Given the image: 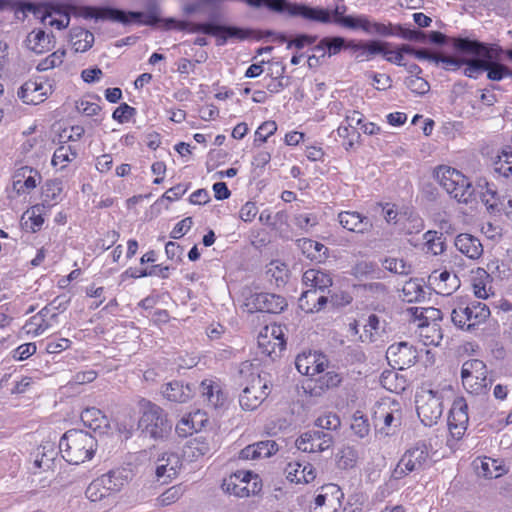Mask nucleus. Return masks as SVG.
I'll use <instances>...</instances> for the list:
<instances>
[{
	"instance_id": "69168bd1",
	"label": "nucleus",
	"mask_w": 512,
	"mask_h": 512,
	"mask_svg": "<svg viewBox=\"0 0 512 512\" xmlns=\"http://www.w3.org/2000/svg\"><path fill=\"white\" fill-rule=\"evenodd\" d=\"M65 54H66L65 50H57V51L53 52L46 59H44L42 61V63H40L38 69L46 70V69H51V68L60 66L63 63Z\"/></svg>"
},
{
	"instance_id": "2eb2a0df",
	"label": "nucleus",
	"mask_w": 512,
	"mask_h": 512,
	"mask_svg": "<svg viewBox=\"0 0 512 512\" xmlns=\"http://www.w3.org/2000/svg\"><path fill=\"white\" fill-rule=\"evenodd\" d=\"M246 306L250 311L277 314L287 307V301L280 295L262 292L251 295L247 299Z\"/></svg>"
},
{
	"instance_id": "603ef678",
	"label": "nucleus",
	"mask_w": 512,
	"mask_h": 512,
	"mask_svg": "<svg viewBox=\"0 0 512 512\" xmlns=\"http://www.w3.org/2000/svg\"><path fill=\"white\" fill-rule=\"evenodd\" d=\"M315 361V352H309L308 354L303 353L297 356L295 366L299 373L310 376V373L312 372L311 369L316 363Z\"/></svg>"
},
{
	"instance_id": "0eeeda50",
	"label": "nucleus",
	"mask_w": 512,
	"mask_h": 512,
	"mask_svg": "<svg viewBox=\"0 0 512 512\" xmlns=\"http://www.w3.org/2000/svg\"><path fill=\"white\" fill-rule=\"evenodd\" d=\"M429 447L425 443H417L407 449L392 471L393 479H402L412 472H420L431 466Z\"/></svg>"
},
{
	"instance_id": "e433bc0d",
	"label": "nucleus",
	"mask_w": 512,
	"mask_h": 512,
	"mask_svg": "<svg viewBox=\"0 0 512 512\" xmlns=\"http://www.w3.org/2000/svg\"><path fill=\"white\" fill-rule=\"evenodd\" d=\"M382 271L378 267V265L373 261L362 260L358 261L352 267V275L355 277H372L376 279H380L382 276Z\"/></svg>"
},
{
	"instance_id": "9b49d317",
	"label": "nucleus",
	"mask_w": 512,
	"mask_h": 512,
	"mask_svg": "<svg viewBox=\"0 0 512 512\" xmlns=\"http://www.w3.org/2000/svg\"><path fill=\"white\" fill-rule=\"evenodd\" d=\"M258 476L250 471H237L224 479L222 489L237 497H247L260 491Z\"/></svg>"
},
{
	"instance_id": "5fc2aeb1",
	"label": "nucleus",
	"mask_w": 512,
	"mask_h": 512,
	"mask_svg": "<svg viewBox=\"0 0 512 512\" xmlns=\"http://www.w3.org/2000/svg\"><path fill=\"white\" fill-rule=\"evenodd\" d=\"M467 313V308L463 302L459 303L456 307L453 308L451 312V319L456 327L467 330V326L469 325L467 321Z\"/></svg>"
},
{
	"instance_id": "4c0bfd02",
	"label": "nucleus",
	"mask_w": 512,
	"mask_h": 512,
	"mask_svg": "<svg viewBox=\"0 0 512 512\" xmlns=\"http://www.w3.org/2000/svg\"><path fill=\"white\" fill-rule=\"evenodd\" d=\"M63 191V183L60 179H51L46 181L45 185L42 188V196L43 201L47 203L48 206L51 204L49 202L55 201L58 202L61 199V194Z\"/></svg>"
},
{
	"instance_id": "f03ea898",
	"label": "nucleus",
	"mask_w": 512,
	"mask_h": 512,
	"mask_svg": "<svg viewBox=\"0 0 512 512\" xmlns=\"http://www.w3.org/2000/svg\"><path fill=\"white\" fill-rule=\"evenodd\" d=\"M239 377L240 385L244 386L239 396L240 406L243 410H255L270 393L267 380L248 362L241 364Z\"/></svg>"
},
{
	"instance_id": "c85d7f7f",
	"label": "nucleus",
	"mask_w": 512,
	"mask_h": 512,
	"mask_svg": "<svg viewBox=\"0 0 512 512\" xmlns=\"http://www.w3.org/2000/svg\"><path fill=\"white\" fill-rule=\"evenodd\" d=\"M210 450L211 447L207 439L203 436H196L186 442L183 448V456L189 461H194L208 454Z\"/></svg>"
},
{
	"instance_id": "e2e57ef3",
	"label": "nucleus",
	"mask_w": 512,
	"mask_h": 512,
	"mask_svg": "<svg viewBox=\"0 0 512 512\" xmlns=\"http://www.w3.org/2000/svg\"><path fill=\"white\" fill-rule=\"evenodd\" d=\"M135 114L136 109L134 107L129 106L127 103H122L114 110L112 118L119 123H125L128 122Z\"/></svg>"
},
{
	"instance_id": "09e8293b",
	"label": "nucleus",
	"mask_w": 512,
	"mask_h": 512,
	"mask_svg": "<svg viewBox=\"0 0 512 512\" xmlns=\"http://www.w3.org/2000/svg\"><path fill=\"white\" fill-rule=\"evenodd\" d=\"M466 66L463 73L469 78L476 79L481 73L485 72V58L479 57L474 59H467L464 63Z\"/></svg>"
},
{
	"instance_id": "4d7b16f0",
	"label": "nucleus",
	"mask_w": 512,
	"mask_h": 512,
	"mask_svg": "<svg viewBox=\"0 0 512 512\" xmlns=\"http://www.w3.org/2000/svg\"><path fill=\"white\" fill-rule=\"evenodd\" d=\"M342 381V377L335 371H328L319 376L317 383L321 389H331L337 387Z\"/></svg>"
},
{
	"instance_id": "6ab92c4d",
	"label": "nucleus",
	"mask_w": 512,
	"mask_h": 512,
	"mask_svg": "<svg viewBox=\"0 0 512 512\" xmlns=\"http://www.w3.org/2000/svg\"><path fill=\"white\" fill-rule=\"evenodd\" d=\"M340 225L351 232L364 234L372 229V222L368 217L356 211H342L338 214Z\"/></svg>"
},
{
	"instance_id": "de8ad7c7",
	"label": "nucleus",
	"mask_w": 512,
	"mask_h": 512,
	"mask_svg": "<svg viewBox=\"0 0 512 512\" xmlns=\"http://www.w3.org/2000/svg\"><path fill=\"white\" fill-rule=\"evenodd\" d=\"M404 83L411 92L417 95H424L430 90L429 83L420 76L407 77Z\"/></svg>"
},
{
	"instance_id": "0e129e2a",
	"label": "nucleus",
	"mask_w": 512,
	"mask_h": 512,
	"mask_svg": "<svg viewBox=\"0 0 512 512\" xmlns=\"http://www.w3.org/2000/svg\"><path fill=\"white\" fill-rule=\"evenodd\" d=\"M352 431L360 438H364L369 434L370 426L368 419L361 416L354 415L351 423Z\"/></svg>"
},
{
	"instance_id": "bb28decb",
	"label": "nucleus",
	"mask_w": 512,
	"mask_h": 512,
	"mask_svg": "<svg viewBox=\"0 0 512 512\" xmlns=\"http://www.w3.org/2000/svg\"><path fill=\"white\" fill-rule=\"evenodd\" d=\"M465 307L467 308V321L469 323L467 331L473 330L477 325L485 322L490 316L489 307L480 301L465 303Z\"/></svg>"
},
{
	"instance_id": "8fccbe9b",
	"label": "nucleus",
	"mask_w": 512,
	"mask_h": 512,
	"mask_svg": "<svg viewBox=\"0 0 512 512\" xmlns=\"http://www.w3.org/2000/svg\"><path fill=\"white\" fill-rule=\"evenodd\" d=\"M52 327V323L50 320L45 319L43 317L39 318V320H35V315L30 318V320L25 324V328L27 329V333H31L34 336H39L43 334L46 330Z\"/></svg>"
},
{
	"instance_id": "6e6d98bb",
	"label": "nucleus",
	"mask_w": 512,
	"mask_h": 512,
	"mask_svg": "<svg viewBox=\"0 0 512 512\" xmlns=\"http://www.w3.org/2000/svg\"><path fill=\"white\" fill-rule=\"evenodd\" d=\"M383 265L386 270L395 274L407 275L410 273V266L403 259L386 258Z\"/></svg>"
},
{
	"instance_id": "680f3d73",
	"label": "nucleus",
	"mask_w": 512,
	"mask_h": 512,
	"mask_svg": "<svg viewBox=\"0 0 512 512\" xmlns=\"http://www.w3.org/2000/svg\"><path fill=\"white\" fill-rule=\"evenodd\" d=\"M294 224L301 230L309 231L318 224V218L313 213H300L295 216Z\"/></svg>"
},
{
	"instance_id": "423d86ee",
	"label": "nucleus",
	"mask_w": 512,
	"mask_h": 512,
	"mask_svg": "<svg viewBox=\"0 0 512 512\" xmlns=\"http://www.w3.org/2000/svg\"><path fill=\"white\" fill-rule=\"evenodd\" d=\"M269 10L283 13L287 12L291 17H300L309 22L328 24L331 21L328 9L313 7L303 3H290L286 0H266Z\"/></svg>"
},
{
	"instance_id": "5701e85b",
	"label": "nucleus",
	"mask_w": 512,
	"mask_h": 512,
	"mask_svg": "<svg viewBox=\"0 0 512 512\" xmlns=\"http://www.w3.org/2000/svg\"><path fill=\"white\" fill-rule=\"evenodd\" d=\"M47 91L42 83L26 81L18 90V97L26 104H39L44 101Z\"/></svg>"
},
{
	"instance_id": "79ce46f5",
	"label": "nucleus",
	"mask_w": 512,
	"mask_h": 512,
	"mask_svg": "<svg viewBox=\"0 0 512 512\" xmlns=\"http://www.w3.org/2000/svg\"><path fill=\"white\" fill-rule=\"evenodd\" d=\"M424 239L426 240L427 250L433 255L442 254L445 250V243L442 238V234L436 231H427L424 234Z\"/></svg>"
},
{
	"instance_id": "cd10ccee",
	"label": "nucleus",
	"mask_w": 512,
	"mask_h": 512,
	"mask_svg": "<svg viewBox=\"0 0 512 512\" xmlns=\"http://www.w3.org/2000/svg\"><path fill=\"white\" fill-rule=\"evenodd\" d=\"M269 330L264 329L258 336V346L261 352L273 360L281 356L282 351L285 349L286 342L284 339L274 341L268 335Z\"/></svg>"
},
{
	"instance_id": "7ed1b4c3",
	"label": "nucleus",
	"mask_w": 512,
	"mask_h": 512,
	"mask_svg": "<svg viewBox=\"0 0 512 512\" xmlns=\"http://www.w3.org/2000/svg\"><path fill=\"white\" fill-rule=\"evenodd\" d=\"M59 449L68 463L78 465L92 459L97 449V440L86 431L70 429L61 437Z\"/></svg>"
},
{
	"instance_id": "f3484780",
	"label": "nucleus",
	"mask_w": 512,
	"mask_h": 512,
	"mask_svg": "<svg viewBox=\"0 0 512 512\" xmlns=\"http://www.w3.org/2000/svg\"><path fill=\"white\" fill-rule=\"evenodd\" d=\"M451 45L456 51L473 55L476 58L490 59V51L496 49V45H489L469 37H451Z\"/></svg>"
},
{
	"instance_id": "473e14b6",
	"label": "nucleus",
	"mask_w": 512,
	"mask_h": 512,
	"mask_svg": "<svg viewBox=\"0 0 512 512\" xmlns=\"http://www.w3.org/2000/svg\"><path fill=\"white\" fill-rule=\"evenodd\" d=\"M420 336L423 338L424 345H439L442 340L440 328L436 323H429L427 320L418 324Z\"/></svg>"
},
{
	"instance_id": "774afa93",
	"label": "nucleus",
	"mask_w": 512,
	"mask_h": 512,
	"mask_svg": "<svg viewBox=\"0 0 512 512\" xmlns=\"http://www.w3.org/2000/svg\"><path fill=\"white\" fill-rule=\"evenodd\" d=\"M302 467L303 464L299 462L288 463L285 468L286 478L292 483L299 484L301 478L300 475L303 474Z\"/></svg>"
},
{
	"instance_id": "49530a36",
	"label": "nucleus",
	"mask_w": 512,
	"mask_h": 512,
	"mask_svg": "<svg viewBox=\"0 0 512 512\" xmlns=\"http://www.w3.org/2000/svg\"><path fill=\"white\" fill-rule=\"evenodd\" d=\"M341 425L340 418L333 413H329L323 416L318 417L315 420V427L317 430L330 432L337 430Z\"/></svg>"
},
{
	"instance_id": "37998d69",
	"label": "nucleus",
	"mask_w": 512,
	"mask_h": 512,
	"mask_svg": "<svg viewBox=\"0 0 512 512\" xmlns=\"http://www.w3.org/2000/svg\"><path fill=\"white\" fill-rule=\"evenodd\" d=\"M477 470L479 475L486 478H498L504 472L503 468L497 464V461L490 458L482 460L480 466H477Z\"/></svg>"
},
{
	"instance_id": "f257e3e1",
	"label": "nucleus",
	"mask_w": 512,
	"mask_h": 512,
	"mask_svg": "<svg viewBox=\"0 0 512 512\" xmlns=\"http://www.w3.org/2000/svg\"><path fill=\"white\" fill-rule=\"evenodd\" d=\"M137 406L140 414L137 428L141 435L155 441L167 439L172 431V422L165 410L143 397L137 400Z\"/></svg>"
},
{
	"instance_id": "f704fd0d",
	"label": "nucleus",
	"mask_w": 512,
	"mask_h": 512,
	"mask_svg": "<svg viewBox=\"0 0 512 512\" xmlns=\"http://www.w3.org/2000/svg\"><path fill=\"white\" fill-rule=\"evenodd\" d=\"M166 28L167 29H177L180 31H188L191 33H197L201 32L203 34L207 35V30H210L209 28H206V26L211 25V22H205V23H195L190 21H178L175 19H167L165 21Z\"/></svg>"
},
{
	"instance_id": "f8f14e48",
	"label": "nucleus",
	"mask_w": 512,
	"mask_h": 512,
	"mask_svg": "<svg viewBox=\"0 0 512 512\" xmlns=\"http://www.w3.org/2000/svg\"><path fill=\"white\" fill-rule=\"evenodd\" d=\"M199 392L203 402L210 409L217 412L224 411L228 408L229 398L224 385L214 378H207L201 381Z\"/></svg>"
},
{
	"instance_id": "20e7f679",
	"label": "nucleus",
	"mask_w": 512,
	"mask_h": 512,
	"mask_svg": "<svg viewBox=\"0 0 512 512\" xmlns=\"http://www.w3.org/2000/svg\"><path fill=\"white\" fill-rule=\"evenodd\" d=\"M436 178L457 202L468 204L476 199L477 191L470 180L455 168L440 166L436 170Z\"/></svg>"
},
{
	"instance_id": "ddd939ff",
	"label": "nucleus",
	"mask_w": 512,
	"mask_h": 512,
	"mask_svg": "<svg viewBox=\"0 0 512 512\" xmlns=\"http://www.w3.org/2000/svg\"><path fill=\"white\" fill-rule=\"evenodd\" d=\"M295 444L300 451L320 453L333 446L334 438L330 432L313 429L302 433Z\"/></svg>"
},
{
	"instance_id": "6e6552de",
	"label": "nucleus",
	"mask_w": 512,
	"mask_h": 512,
	"mask_svg": "<svg viewBox=\"0 0 512 512\" xmlns=\"http://www.w3.org/2000/svg\"><path fill=\"white\" fill-rule=\"evenodd\" d=\"M487 373V367L482 360L465 361L461 368L463 387L474 395L486 394L492 384V381L487 378Z\"/></svg>"
},
{
	"instance_id": "4468645a",
	"label": "nucleus",
	"mask_w": 512,
	"mask_h": 512,
	"mask_svg": "<svg viewBox=\"0 0 512 512\" xmlns=\"http://www.w3.org/2000/svg\"><path fill=\"white\" fill-rule=\"evenodd\" d=\"M386 358L393 369L404 370L416 362L417 351L407 342L394 343L388 347Z\"/></svg>"
},
{
	"instance_id": "a18cd8bd",
	"label": "nucleus",
	"mask_w": 512,
	"mask_h": 512,
	"mask_svg": "<svg viewBox=\"0 0 512 512\" xmlns=\"http://www.w3.org/2000/svg\"><path fill=\"white\" fill-rule=\"evenodd\" d=\"M391 46L392 44L389 42L370 40L365 41L363 50L367 51V60H369L375 55H382L384 57L386 54H389V47Z\"/></svg>"
},
{
	"instance_id": "c9c22d12",
	"label": "nucleus",
	"mask_w": 512,
	"mask_h": 512,
	"mask_svg": "<svg viewBox=\"0 0 512 512\" xmlns=\"http://www.w3.org/2000/svg\"><path fill=\"white\" fill-rule=\"evenodd\" d=\"M342 23V26L349 29H362L364 32L368 34H372L373 32V24L366 15L352 16L347 15V18H341L338 20Z\"/></svg>"
},
{
	"instance_id": "39448f33",
	"label": "nucleus",
	"mask_w": 512,
	"mask_h": 512,
	"mask_svg": "<svg viewBox=\"0 0 512 512\" xmlns=\"http://www.w3.org/2000/svg\"><path fill=\"white\" fill-rule=\"evenodd\" d=\"M82 10V15L85 19L110 20L122 24L139 22L150 26L160 22V18L155 13L125 12L124 10L112 7H84Z\"/></svg>"
},
{
	"instance_id": "ea45409f",
	"label": "nucleus",
	"mask_w": 512,
	"mask_h": 512,
	"mask_svg": "<svg viewBox=\"0 0 512 512\" xmlns=\"http://www.w3.org/2000/svg\"><path fill=\"white\" fill-rule=\"evenodd\" d=\"M358 460V452L352 446L342 447L336 455L337 465L341 469L353 468Z\"/></svg>"
},
{
	"instance_id": "b1692460",
	"label": "nucleus",
	"mask_w": 512,
	"mask_h": 512,
	"mask_svg": "<svg viewBox=\"0 0 512 512\" xmlns=\"http://www.w3.org/2000/svg\"><path fill=\"white\" fill-rule=\"evenodd\" d=\"M52 34H47L44 30H33L26 38L27 47L36 54H42L53 47Z\"/></svg>"
},
{
	"instance_id": "c03bdc74",
	"label": "nucleus",
	"mask_w": 512,
	"mask_h": 512,
	"mask_svg": "<svg viewBox=\"0 0 512 512\" xmlns=\"http://www.w3.org/2000/svg\"><path fill=\"white\" fill-rule=\"evenodd\" d=\"M402 292L403 299L407 302H418L425 295L422 286L416 280L406 282Z\"/></svg>"
},
{
	"instance_id": "bf43d9fd",
	"label": "nucleus",
	"mask_w": 512,
	"mask_h": 512,
	"mask_svg": "<svg viewBox=\"0 0 512 512\" xmlns=\"http://www.w3.org/2000/svg\"><path fill=\"white\" fill-rule=\"evenodd\" d=\"M84 7L85 6H83V8ZM54 11L56 13L65 15V20H52L50 22V24L52 26H56L58 29H64V28H66L69 25V22H70L69 13L70 12H73L74 14H78V15L84 17L82 15L83 14L82 7H76V6L69 5V6L66 7L65 11H63V12L61 11L60 8L54 9Z\"/></svg>"
},
{
	"instance_id": "a878e982",
	"label": "nucleus",
	"mask_w": 512,
	"mask_h": 512,
	"mask_svg": "<svg viewBox=\"0 0 512 512\" xmlns=\"http://www.w3.org/2000/svg\"><path fill=\"white\" fill-rule=\"evenodd\" d=\"M303 283L310 286V289H317V292L324 293L332 285L331 276L321 270L308 269L302 277Z\"/></svg>"
},
{
	"instance_id": "2f4dec72",
	"label": "nucleus",
	"mask_w": 512,
	"mask_h": 512,
	"mask_svg": "<svg viewBox=\"0 0 512 512\" xmlns=\"http://www.w3.org/2000/svg\"><path fill=\"white\" fill-rule=\"evenodd\" d=\"M81 420L86 427L93 431L102 430L109 426L107 417L95 407L85 409L81 413Z\"/></svg>"
},
{
	"instance_id": "412c9836",
	"label": "nucleus",
	"mask_w": 512,
	"mask_h": 512,
	"mask_svg": "<svg viewBox=\"0 0 512 512\" xmlns=\"http://www.w3.org/2000/svg\"><path fill=\"white\" fill-rule=\"evenodd\" d=\"M490 51V59L485 58V72L491 81H501L506 77H512V69L498 61L499 54L503 52L498 45Z\"/></svg>"
},
{
	"instance_id": "052dcab7",
	"label": "nucleus",
	"mask_w": 512,
	"mask_h": 512,
	"mask_svg": "<svg viewBox=\"0 0 512 512\" xmlns=\"http://www.w3.org/2000/svg\"><path fill=\"white\" fill-rule=\"evenodd\" d=\"M277 131V124L275 121L263 122L255 132V142L260 141L264 143L268 137L273 135Z\"/></svg>"
},
{
	"instance_id": "72a5a7b5",
	"label": "nucleus",
	"mask_w": 512,
	"mask_h": 512,
	"mask_svg": "<svg viewBox=\"0 0 512 512\" xmlns=\"http://www.w3.org/2000/svg\"><path fill=\"white\" fill-rule=\"evenodd\" d=\"M266 276L270 281L274 280L276 286L286 283L288 279L287 265L280 261H272L266 267Z\"/></svg>"
},
{
	"instance_id": "7c9ffc66",
	"label": "nucleus",
	"mask_w": 512,
	"mask_h": 512,
	"mask_svg": "<svg viewBox=\"0 0 512 512\" xmlns=\"http://www.w3.org/2000/svg\"><path fill=\"white\" fill-rule=\"evenodd\" d=\"M429 280L432 283H436L438 287V293L443 295H450L454 290L459 287V279L456 275H451L448 271H442L437 274L434 271L430 276Z\"/></svg>"
},
{
	"instance_id": "a19ab883",
	"label": "nucleus",
	"mask_w": 512,
	"mask_h": 512,
	"mask_svg": "<svg viewBox=\"0 0 512 512\" xmlns=\"http://www.w3.org/2000/svg\"><path fill=\"white\" fill-rule=\"evenodd\" d=\"M19 177H22L23 185L28 192L36 188L37 184L41 180L40 173L28 166L22 167L17 171L15 178Z\"/></svg>"
},
{
	"instance_id": "c756f323",
	"label": "nucleus",
	"mask_w": 512,
	"mask_h": 512,
	"mask_svg": "<svg viewBox=\"0 0 512 512\" xmlns=\"http://www.w3.org/2000/svg\"><path fill=\"white\" fill-rule=\"evenodd\" d=\"M297 245L303 254L311 260L321 262L328 257V248L320 242L309 238H302L297 240Z\"/></svg>"
},
{
	"instance_id": "338daca9",
	"label": "nucleus",
	"mask_w": 512,
	"mask_h": 512,
	"mask_svg": "<svg viewBox=\"0 0 512 512\" xmlns=\"http://www.w3.org/2000/svg\"><path fill=\"white\" fill-rule=\"evenodd\" d=\"M259 458H268L278 451V445L273 440L260 441L255 443Z\"/></svg>"
},
{
	"instance_id": "dca6fc26",
	"label": "nucleus",
	"mask_w": 512,
	"mask_h": 512,
	"mask_svg": "<svg viewBox=\"0 0 512 512\" xmlns=\"http://www.w3.org/2000/svg\"><path fill=\"white\" fill-rule=\"evenodd\" d=\"M469 421L468 405L464 398H456L448 416V428L453 438L459 440L464 435Z\"/></svg>"
},
{
	"instance_id": "4be33fe9",
	"label": "nucleus",
	"mask_w": 512,
	"mask_h": 512,
	"mask_svg": "<svg viewBox=\"0 0 512 512\" xmlns=\"http://www.w3.org/2000/svg\"><path fill=\"white\" fill-rule=\"evenodd\" d=\"M162 394L168 401L186 403L195 394V386L181 381H172L164 385Z\"/></svg>"
},
{
	"instance_id": "393cba45",
	"label": "nucleus",
	"mask_w": 512,
	"mask_h": 512,
	"mask_svg": "<svg viewBox=\"0 0 512 512\" xmlns=\"http://www.w3.org/2000/svg\"><path fill=\"white\" fill-rule=\"evenodd\" d=\"M206 28L210 29L207 30V35L217 36L222 39L220 43L221 45L224 44L229 38L243 40L250 35V31L236 26H227L211 23V25L206 26Z\"/></svg>"
},
{
	"instance_id": "58836bf2",
	"label": "nucleus",
	"mask_w": 512,
	"mask_h": 512,
	"mask_svg": "<svg viewBox=\"0 0 512 512\" xmlns=\"http://www.w3.org/2000/svg\"><path fill=\"white\" fill-rule=\"evenodd\" d=\"M493 165L495 172L499 175L505 178L512 177V151L503 150L496 156Z\"/></svg>"
},
{
	"instance_id": "1a4fd4ad",
	"label": "nucleus",
	"mask_w": 512,
	"mask_h": 512,
	"mask_svg": "<svg viewBox=\"0 0 512 512\" xmlns=\"http://www.w3.org/2000/svg\"><path fill=\"white\" fill-rule=\"evenodd\" d=\"M127 481L124 470H111L93 480L86 488L85 495L91 502H98L122 489Z\"/></svg>"
},
{
	"instance_id": "9d476101",
	"label": "nucleus",
	"mask_w": 512,
	"mask_h": 512,
	"mask_svg": "<svg viewBox=\"0 0 512 512\" xmlns=\"http://www.w3.org/2000/svg\"><path fill=\"white\" fill-rule=\"evenodd\" d=\"M442 394L434 390H422L416 395L418 417L425 426L438 422L443 413Z\"/></svg>"
},
{
	"instance_id": "864d4df0",
	"label": "nucleus",
	"mask_w": 512,
	"mask_h": 512,
	"mask_svg": "<svg viewBox=\"0 0 512 512\" xmlns=\"http://www.w3.org/2000/svg\"><path fill=\"white\" fill-rule=\"evenodd\" d=\"M395 36H398L404 40L415 42H424L426 37L424 32L416 29H410L400 24L396 25Z\"/></svg>"
},
{
	"instance_id": "3c124183",
	"label": "nucleus",
	"mask_w": 512,
	"mask_h": 512,
	"mask_svg": "<svg viewBox=\"0 0 512 512\" xmlns=\"http://www.w3.org/2000/svg\"><path fill=\"white\" fill-rule=\"evenodd\" d=\"M316 300L317 289H308L299 298V307L306 313H315L317 312V309H314Z\"/></svg>"
},
{
	"instance_id": "aec40b11",
	"label": "nucleus",
	"mask_w": 512,
	"mask_h": 512,
	"mask_svg": "<svg viewBox=\"0 0 512 512\" xmlns=\"http://www.w3.org/2000/svg\"><path fill=\"white\" fill-rule=\"evenodd\" d=\"M456 249L471 260H478L483 255V245L474 235L461 233L454 240Z\"/></svg>"
},
{
	"instance_id": "a211bd4d",
	"label": "nucleus",
	"mask_w": 512,
	"mask_h": 512,
	"mask_svg": "<svg viewBox=\"0 0 512 512\" xmlns=\"http://www.w3.org/2000/svg\"><path fill=\"white\" fill-rule=\"evenodd\" d=\"M181 466L182 462L177 453L165 452L156 461V477L158 480L163 479L166 482L177 476Z\"/></svg>"
},
{
	"instance_id": "13d9d810",
	"label": "nucleus",
	"mask_w": 512,
	"mask_h": 512,
	"mask_svg": "<svg viewBox=\"0 0 512 512\" xmlns=\"http://www.w3.org/2000/svg\"><path fill=\"white\" fill-rule=\"evenodd\" d=\"M76 156L77 153L70 146H60L55 150L51 162L53 166H57L72 161Z\"/></svg>"
}]
</instances>
